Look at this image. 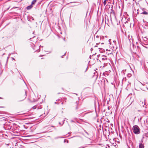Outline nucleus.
Instances as JSON below:
<instances>
[{
    "label": "nucleus",
    "instance_id": "obj_1",
    "mask_svg": "<svg viewBox=\"0 0 148 148\" xmlns=\"http://www.w3.org/2000/svg\"><path fill=\"white\" fill-rule=\"evenodd\" d=\"M133 131L135 134H138L140 133V130L137 125H134L133 127Z\"/></svg>",
    "mask_w": 148,
    "mask_h": 148
},
{
    "label": "nucleus",
    "instance_id": "obj_2",
    "mask_svg": "<svg viewBox=\"0 0 148 148\" xmlns=\"http://www.w3.org/2000/svg\"><path fill=\"white\" fill-rule=\"evenodd\" d=\"M139 148H144V144L142 143H140L139 144Z\"/></svg>",
    "mask_w": 148,
    "mask_h": 148
},
{
    "label": "nucleus",
    "instance_id": "obj_3",
    "mask_svg": "<svg viewBox=\"0 0 148 148\" xmlns=\"http://www.w3.org/2000/svg\"><path fill=\"white\" fill-rule=\"evenodd\" d=\"M79 103V101H76L75 103V106H76V108H75V109L76 110L78 108V104Z\"/></svg>",
    "mask_w": 148,
    "mask_h": 148
},
{
    "label": "nucleus",
    "instance_id": "obj_4",
    "mask_svg": "<svg viewBox=\"0 0 148 148\" xmlns=\"http://www.w3.org/2000/svg\"><path fill=\"white\" fill-rule=\"evenodd\" d=\"M96 37L98 39V40H99V39L100 40L101 39H102V38L103 39L104 38V37L103 36H100V37H99L98 36H96Z\"/></svg>",
    "mask_w": 148,
    "mask_h": 148
},
{
    "label": "nucleus",
    "instance_id": "obj_5",
    "mask_svg": "<svg viewBox=\"0 0 148 148\" xmlns=\"http://www.w3.org/2000/svg\"><path fill=\"white\" fill-rule=\"evenodd\" d=\"M33 7L32 5L31 4L30 5H29L27 7V9L28 10H30Z\"/></svg>",
    "mask_w": 148,
    "mask_h": 148
},
{
    "label": "nucleus",
    "instance_id": "obj_6",
    "mask_svg": "<svg viewBox=\"0 0 148 148\" xmlns=\"http://www.w3.org/2000/svg\"><path fill=\"white\" fill-rule=\"evenodd\" d=\"M131 83L128 82L127 84V87L126 88H129L130 86Z\"/></svg>",
    "mask_w": 148,
    "mask_h": 148
},
{
    "label": "nucleus",
    "instance_id": "obj_7",
    "mask_svg": "<svg viewBox=\"0 0 148 148\" xmlns=\"http://www.w3.org/2000/svg\"><path fill=\"white\" fill-rule=\"evenodd\" d=\"M141 14L147 15L148 14V12L146 11H144L141 13Z\"/></svg>",
    "mask_w": 148,
    "mask_h": 148
},
{
    "label": "nucleus",
    "instance_id": "obj_8",
    "mask_svg": "<svg viewBox=\"0 0 148 148\" xmlns=\"http://www.w3.org/2000/svg\"><path fill=\"white\" fill-rule=\"evenodd\" d=\"M37 0H34L32 1V2L31 4L33 5L36 2Z\"/></svg>",
    "mask_w": 148,
    "mask_h": 148
},
{
    "label": "nucleus",
    "instance_id": "obj_9",
    "mask_svg": "<svg viewBox=\"0 0 148 148\" xmlns=\"http://www.w3.org/2000/svg\"><path fill=\"white\" fill-rule=\"evenodd\" d=\"M132 76V75L131 73H128L127 75V76L129 78L130 77Z\"/></svg>",
    "mask_w": 148,
    "mask_h": 148
},
{
    "label": "nucleus",
    "instance_id": "obj_10",
    "mask_svg": "<svg viewBox=\"0 0 148 148\" xmlns=\"http://www.w3.org/2000/svg\"><path fill=\"white\" fill-rule=\"evenodd\" d=\"M63 138V137H61V136H58V137H55L54 138V139H58V138Z\"/></svg>",
    "mask_w": 148,
    "mask_h": 148
},
{
    "label": "nucleus",
    "instance_id": "obj_11",
    "mask_svg": "<svg viewBox=\"0 0 148 148\" xmlns=\"http://www.w3.org/2000/svg\"><path fill=\"white\" fill-rule=\"evenodd\" d=\"M148 39H147V38H146V37H145L143 39V40L145 41H147V40Z\"/></svg>",
    "mask_w": 148,
    "mask_h": 148
},
{
    "label": "nucleus",
    "instance_id": "obj_12",
    "mask_svg": "<svg viewBox=\"0 0 148 148\" xmlns=\"http://www.w3.org/2000/svg\"><path fill=\"white\" fill-rule=\"evenodd\" d=\"M107 0H105L103 2V4L104 5H106V1Z\"/></svg>",
    "mask_w": 148,
    "mask_h": 148
},
{
    "label": "nucleus",
    "instance_id": "obj_13",
    "mask_svg": "<svg viewBox=\"0 0 148 148\" xmlns=\"http://www.w3.org/2000/svg\"><path fill=\"white\" fill-rule=\"evenodd\" d=\"M111 10L112 11V14L114 15V14H115V12H114V11L113 10Z\"/></svg>",
    "mask_w": 148,
    "mask_h": 148
},
{
    "label": "nucleus",
    "instance_id": "obj_14",
    "mask_svg": "<svg viewBox=\"0 0 148 148\" xmlns=\"http://www.w3.org/2000/svg\"><path fill=\"white\" fill-rule=\"evenodd\" d=\"M84 132H85V133L88 135H89V134L88 133V132H87L85 130H84Z\"/></svg>",
    "mask_w": 148,
    "mask_h": 148
},
{
    "label": "nucleus",
    "instance_id": "obj_15",
    "mask_svg": "<svg viewBox=\"0 0 148 148\" xmlns=\"http://www.w3.org/2000/svg\"><path fill=\"white\" fill-rule=\"evenodd\" d=\"M106 59V58H101V60H105V59Z\"/></svg>",
    "mask_w": 148,
    "mask_h": 148
},
{
    "label": "nucleus",
    "instance_id": "obj_16",
    "mask_svg": "<svg viewBox=\"0 0 148 148\" xmlns=\"http://www.w3.org/2000/svg\"><path fill=\"white\" fill-rule=\"evenodd\" d=\"M66 52H65V53L64 54V55L62 56H61V57L62 58H63V56L65 55V54H66Z\"/></svg>",
    "mask_w": 148,
    "mask_h": 148
},
{
    "label": "nucleus",
    "instance_id": "obj_17",
    "mask_svg": "<svg viewBox=\"0 0 148 148\" xmlns=\"http://www.w3.org/2000/svg\"><path fill=\"white\" fill-rule=\"evenodd\" d=\"M93 50V49L92 48H91V49H90V50H91V51L92 50Z\"/></svg>",
    "mask_w": 148,
    "mask_h": 148
},
{
    "label": "nucleus",
    "instance_id": "obj_18",
    "mask_svg": "<svg viewBox=\"0 0 148 148\" xmlns=\"http://www.w3.org/2000/svg\"><path fill=\"white\" fill-rule=\"evenodd\" d=\"M66 141V140L64 139V143H65Z\"/></svg>",
    "mask_w": 148,
    "mask_h": 148
},
{
    "label": "nucleus",
    "instance_id": "obj_19",
    "mask_svg": "<svg viewBox=\"0 0 148 148\" xmlns=\"http://www.w3.org/2000/svg\"><path fill=\"white\" fill-rule=\"evenodd\" d=\"M99 43H100V42H99V43H96V45H98V44H99Z\"/></svg>",
    "mask_w": 148,
    "mask_h": 148
},
{
    "label": "nucleus",
    "instance_id": "obj_20",
    "mask_svg": "<svg viewBox=\"0 0 148 148\" xmlns=\"http://www.w3.org/2000/svg\"><path fill=\"white\" fill-rule=\"evenodd\" d=\"M71 122H74V121L73 120H71Z\"/></svg>",
    "mask_w": 148,
    "mask_h": 148
},
{
    "label": "nucleus",
    "instance_id": "obj_21",
    "mask_svg": "<svg viewBox=\"0 0 148 148\" xmlns=\"http://www.w3.org/2000/svg\"><path fill=\"white\" fill-rule=\"evenodd\" d=\"M91 56H91V55H90V56L89 58H91Z\"/></svg>",
    "mask_w": 148,
    "mask_h": 148
},
{
    "label": "nucleus",
    "instance_id": "obj_22",
    "mask_svg": "<svg viewBox=\"0 0 148 148\" xmlns=\"http://www.w3.org/2000/svg\"><path fill=\"white\" fill-rule=\"evenodd\" d=\"M66 141L67 143H68L69 142V141L67 140H66Z\"/></svg>",
    "mask_w": 148,
    "mask_h": 148
},
{
    "label": "nucleus",
    "instance_id": "obj_23",
    "mask_svg": "<svg viewBox=\"0 0 148 148\" xmlns=\"http://www.w3.org/2000/svg\"><path fill=\"white\" fill-rule=\"evenodd\" d=\"M100 56V55H98L97 56H98V57H99V56Z\"/></svg>",
    "mask_w": 148,
    "mask_h": 148
},
{
    "label": "nucleus",
    "instance_id": "obj_24",
    "mask_svg": "<svg viewBox=\"0 0 148 148\" xmlns=\"http://www.w3.org/2000/svg\"><path fill=\"white\" fill-rule=\"evenodd\" d=\"M25 95L26 96V91L25 92Z\"/></svg>",
    "mask_w": 148,
    "mask_h": 148
},
{
    "label": "nucleus",
    "instance_id": "obj_25",
    "mask_svg": "<svg viewBox=\"0 0 148 148\" xmlns=\"http://www.w3.org/2000/svg\"><path fill=\"white\" fill-rule=\"evenodd\" d=\"M64 121H65L64 120H63V123H64Z\"/></svg>",
    "mask_w": 148,
    "mask_h": 148
},
{
    "label": "nucleus",
    "instance_id": "obj_26",
    "mask_svg": "<svg viewBox=\"0 0 148 148\" xmlns=\"http://www.w3.org/2000/svg\"><path fill=\"white\" fill-rule=\"evenodd\" d=\"M102 57H105V56H104V55H103V56H102Z\"/></svg>",
    "mask_w": 148,
    "mask_h": 148
},
{
    "label": "nucleus",
    "instance_id": "obj_27",
    "mask_svg": "<svg viewBox=\"0 0 148 148\" xmlns=\"http://www.w3.org/2000/svg\"><path fill=\"white\" fill-rule=\"evenodd\" d=\"M110 19L111 20V15H110Z\"/></svg>",
    "mask_w": 148,
    "mask_h": 148
},
{
    "label": "nucleus",
    "instance_id": "obj_28",
    "mask_svg": "<svg viewBox=\"0 0 148 148\" xmlns=\"http://www.w3.org/2000/svg\"><path fill=\"white\" fill-rule=\"evenodd\" d=\"M62 103V104H63V102H62V103Z\"/></svg>",
    "mask_w": 148,
    "mask_h": 148
},
{
    "label": "nucleus",
    "instance_id": "obj_29",
    "mask_svg": "<svg viewBox=\"0 0 148 148\" xmlns=\"http://www.w3.org/2000/svg\"><path fill=\"white\" fill-rule=\"evenodd\" d=\"M142 106H143V107H144V105H142Z\"/></svg>",
    "mask_w": 148,
    "mask_h": 148
},
{
    "label": "nucleus",
    "instance_id": "obj_30",
    "mask_svg": "<svg viewBox=\"0 0 148 148\" xmlns=\"http://www.w3.org/2000/svg\"><path fill=\"white\" fill-rule=\"evenodd\" d=\"M59 123L60 124H61V123H60V122H59Z\"/></svg>",
    "mask_w": 148,
    "mask_h": 148
},
{
    "label": "nucleus",
    "instance_id": "obj_31",
    "mask_svg": "<svg viewBox=\"0 0 148 148\" xmlns=\"http://www.w3.org/2000/svg\"><path fill=\"white\" fill-rule=\"evenodd\" d=\"M137 14H138V12H137Z\"/></svg>",
    "mask_w": 148,
    "mask_h": 148
},
{
    "label": "nucleus",
    "instance_id": "obj_32",
    "mask_svg": "<svg viewBox=\"0 0 148 148\" xmlns=\"http://www.w3.org/2000/svg\"><path fill=\"white\" fill-rule=\"evenodd\" d=\"M34 19L33 18H32V20H34Z\"/></svg>",
    "mask_w": 148,
    "mask_h": 148
},
{
    "label": "nucleus",
    "instance_id": "obj_33",
    "mask_svg": "<svg viewBox=\"0 0 148 148\" xmlns=\"http://www.w3.org/2000/svg\"><path fill=\"white\" fill-rule=\"evenodd\" d=\"M13 59L15 60V59L14 58H13Z\"/></svg>",
    "mask_w": 148,
    "mask_h": 148
},
{
    "label": "nucleus",
    "instance_id": "obj_34",
    "mask_svg": "<svg viewBox=\"0 0 148 148\" xmlns=\"http://www.w3.org/2000/svg\"><path fill=\"white\" fill-rule=\"evenodd\" d=\"M96 47V46H95V47Z\"/></svg>",
    "mask_w": 148,
    "mask_h": 148
},
{
    "label": "nucleus",
    "instance_id": "obj_35",
    "mask_svg": "<svg viewBox=\"0 0 148 148\" xmlns=\"http://www.w3.org/2000/svg\"><path fill=\"white\" fill-rule=\"evenodd\" d=\"M68 134H70V133H68Z\"/></svg>",
    "mask_w": 148,
    "mask_h": 148
},
{
    "label": "nucleus",
    "instance_id": "obj_36",
    "mask_svg": "<svg viewBox=\"0 0 148 148\" xmlns=\"http://www.w3.org/2000/svg\"><path fill=\"white\" fill-rule=\"evenodd\" d=\"M133 0V1H134V0Z\"/></svg>",
    "mask_w": 148,
    "mask_h": 148
},
{
    "label": "nucleus",
    "instance_id": "obj_37",
    "mask_svg": "<svg viewBox=\"0 0 148 148\" xmlns=\"http://www.w3.org/2000/svg\"><path fill=\"white\" fill-rule=\"evenodd\" d=\"M125 1H127V0H125Z\"/></svg>",
    "mask_w": 148,
    "mask_h": 148
}]
</instances>
